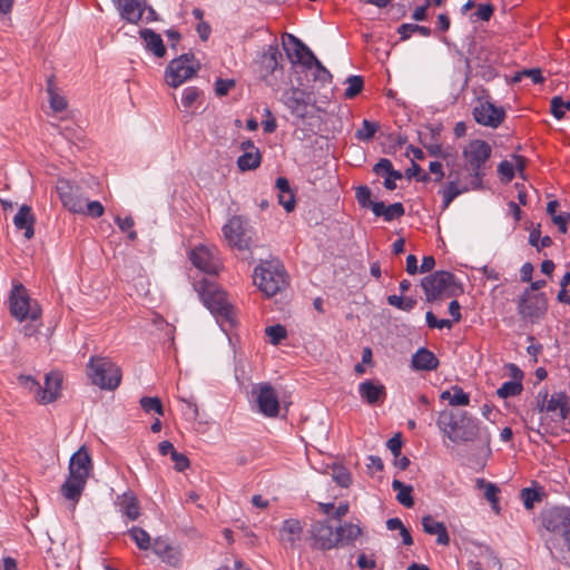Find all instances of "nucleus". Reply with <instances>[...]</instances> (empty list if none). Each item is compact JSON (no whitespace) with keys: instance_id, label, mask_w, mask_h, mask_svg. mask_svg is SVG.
<instances>
[{"instance_id":"f257e3e1","label":"nucleus","mask_w":570,"mask_h":570,"mask_svg":"<svg viewBox=\"0 0 570 570\" xmlns=\"http://www.w3.org/2000/svg\"><path fill=\"white\" fill-rule=\"evenodd\" d=\"M436 425L441 433L455 444L479 440L490 453L491 434L480 426L478 419L465 411L443 410L439 413Z\"/></svg>"},{"instance_id":"f03ea898","label":"nucleus","mask_w":570,"mask_h":570,"mask_svg":"<svg viewBox=\"0 0 570 570\" xmlns=\"http://www.w3.org/2000/svg\"><path fill=\"white\" fill-rule=\"evenodd\" d=\"M287 60L291 62L294 73L298 75L301 86L309 82L330 83L332 73L316 58L314 52L297 37L287 32Z\"/></svg>"},{"instance_id":"7ed1b4c3","label":"nucleus","mask_w":570,"mask_h":570,"mask_svg":"<svg viewBox=\"0 0 570 570\" xmlns=\"http://www.w3.org/2000/svg\"><path fill=\"white\" fill-rule=\"evenodd\" d=\"M92 470V461L89 452L85 446H81L75 452L69 461V475L61 485V494L67 500L78 502L89 474Z\"/></svg>"},{"instance_id":"20e7f679","label":"nucleus","mask_w":570,"mask_h":570,"mask_svg":"<svg viewBox=\"0 0 570 570\" xmlns=\"http://www.w3.org/2000/svg\"><path fill=\"white\" fill-rule=\"evenodd\" d=\"M194 288L212 314L232 322L233 307L227 299V294L215 282L203 278L194 284Z\"/></svg>"},{"instance_id":"39448f33","label":"nucleus","mask_w":570,"mask_h":570,"mask_svg":"<svg viewBox=\"0 0 570 570\" xmlns=\"http://www.w3.org/2000/svg\"><path fill=\"white\" fill-rule=\"evenodd\" d=\"M87 375L92 384L102 390H115L121 381L120 368L109 358L102 356L90 358Z\"/></svg>"},{"instance_id":"423d86ee","label":"nucleus","mask_w":570,"mask_h":570,"mask_svg":"<svg viewBox=\"0 0 570 570\" xmlns=\"http://www.w3.org/2000/svg\"><path fill=\"white\" fill-rule=\"evenodd\" d=\"M421 284L428 302L456 296L461 292L454 275L444 271L424 277Z\"/></svg>"},{"instance_id":"0eeeda50","label":"nucleus","mask_w":570,"mask_h":570,"mask_svg":"<svg viewBox=\"0 0 570 570\" xmlns=\"http://www.w3.org/2000/svg\"><path fill=\"white\" fill-rule=\"evenodd\" d=\"M254 283L258 286V288L267 296L273 297L281 295L283 297V287L285 285V275L283 271L274 269L272 264L268 263L266 266L262 265L255 268ZM282 298H275V304H281L278 307H282Z\"/></svg>"},{"instance_id":"6e6552de","label":"nucleus","mask_w":570,"mask_h":570,"mask_svg":"<svg viewBox=\"0 0 570 570\" xmlns=\"http://www.w3.org/2000/svg\"><path fill=\"white\" fill-rule=\"evenodd\" d=\"M10 313L19 322H37L41 317V308L37 302H32L22 284H16L11 291Z\"/></svg>"},{"instance_id":"1a4fd4ad","label":"nucleus","mask_w":570,"mask_h":570,"mask_svg":"<svg viewBox=\"0 0 570 570\" xmlns=\"http://www.w3.org/2000/svg\"><path fill=\"white\" fill-rule=\"evenodd\" d=\"M492 153L491 146L481 139L471 140L463 149V158L478 184L484 176V166Z\"/></svg>"},{"instance_id":"9d476101","label":"nucleus","mask_w":570,"mask_h":570,"mask_svg":"<svg viewBox=\"0 0 570 570\" xmlns=\"http://www.w3.org/2000/svg\"><path fill=\"white\" fill-rule=\"evenodd\" d=\"M225 239L233 247L240 250L249 248L252 232L248 224L240 216H233L223 227Z\"/></svg>"},{"instance_id":"9b49d317","label":"nucleus","mask_w":570,"mask_h":570,"mask_svg":"<svg viewBox=\"0 0 570 570\" xmlns=\"http://www.w3.org/2000/svg\"><path fill=\"white\" fill-rule=\"evenodd\" d=\"M193 55H181L173 59L166 69V82L174 88L179 87L184 81L190 79L197 71L191 63Z\"/></svg>"},{"instance_id":"f8f14e48","label":"nucleus","mask_w":570,"mask_h":570,"mask_svg":"<svg viewBox=\"0 0 570 570\" xmlns=\"http://www.w3.org/2000/svg\"><path fill=\"white\" fill-rule=\"evenodd\" d=\"M507 117L503 107L497 106L490 100L480 99L473 108L474 120L484 127L498 128Z\"/></svg>"},{"instance_id":"ddd939ff","label":"nucleus","mask_w":570,"mask_h":570,"mask_svg":"<svg viewBox=\"0 0 570 570\" xmlns=\"http://www.w3.org/2000/svg\"><path fill=\"white\" fill-rule=\"evenodd\" d=\"M543 527L552 533L563 538L570 531V508L554 507L542 514Z\"/></svg>"},{"instance_id":"4468645a","label":"nucleus","mask_w":570,"mask_h":570,"mask_svg":"<svg viewBox=\"0 0 570 570\" xmlns=\"http://www.w3.org/2000/svg\"><path fill=\"white\" fill-rule=\"evenodd\" d=\"M79 186L72 184L70 180L60 178L57 181V193L62 205L71 213H83L85 204L80 195Z\"/></svg>"},{"instance_id":"2eb2a0df","label":"nucleus","mask_w":570,"mask_h":570,"mask_svg":"<svg viewBox=\"0 0 570 570\" xmlns=\"http://www.w3.org/2000/svg\"><path fill=\"white\" fill-rule=\"evenodd\" d=\"M189 259L195 267L209 275H216L220 267V262L216 257L214 249L205 245H198L191 249Z\"/></svg>"},{"instance_id":"dca6fc26","label":"nucleus","mask_w":570,"mask_h":570,"mask_svg":"<svg viewBox=\"0 0 570 570\" xmlns=\"http://www.w3.org/2000/svg\"><path fill=\"white\" fill-rule=\"evenodd\" d=\"M259 412L267 417H275L279 413V402L272 385L262 384L253 390Z\"/></svg>"},{"instance_id":"f3484780","label":"nucleus","mask_w":570,"mask_h":570,"mask_svg":"<svg viewBox=\"0 0 570 570\" xmlns=\"http://www.w3.org/2000/svg\"><path fill=\"white\" fill-rule=\"evenodd\" d=\"M548 304L544 294L527 295L519 302V314L528 321L535 322L547 313Z\"/></svg>"},{"instance_id":"a211bd4d","label":"nucleus","mask_w":570,"mask_h":570,"mask_svg":"<svg viewBox=\"0 0 570 570\" xmlns=\"http://www.w3.org/2000/svg\"><path fill=\"white\" fill-rule=\"evenodd\" d=\"M311 534L313 544L321 550H330L337 547L336 530L327 521H317L312 525Z\"/></svg>"},{"instance_id":"6ab92c4d","label":"nucleus","mask_w":570,"mask_h":570,"mask_svg":"<svg viewBox=\"0 0 570 570\" xmlns=\"http://www.w3.org/2000/svg\"><path fill=\"white\" fill-rule=\"evenodd\" d=\"M314 102L315 99L312 91L295 89L292 92L288 107L295 116L305 118L313 114Z\"/></svg>"},{"instance_id":"aec40b11","label":"nucleus","mask_w":570,"mask_h":570,"mask_svg":"<svg viewBox=\"0 0 570 570\" xmlns=\"http://www.w3.org/2000/svg\"><path fill=\"white\" fill-rule=\"evenodd\" d=\"M120 17L129 23L137 24L144 14L145 0H114Z\"/></svg>"},{"instance_id":"412c9836","label":"nucleus","mask_w":570,"mask_h":570,"mask_svg":"<svg viewBox=\"0 0 570 570\" xmlns=\"http://www.w3.org/2000/svg\"><path fill=\"white\" fill-rule=\"evenodd\" d=\"M358 394L370 405L382 403L386 397L385 386L372 380H366L358 385Z\"/></svg>"},{"instance_id":"4be33fe9","label":"nucleus","mask_w":570,"mask_h":570,"mask_svg":"<svg viewBox=\"0 0 570 570\" xmlns=\"http://www.w3.org/2000/svg\"><path fill=\"white\" fill-rule=\"evenodd\" d=\"M546 410L551 413L552 419L557 422L566 420L569 413L568 397L564 393L552 394L547 401L546 405H542L540 411Z\"/></svg>"},{"instance_id":"5701e85b","label":"nucleus","mask_w":570,"mask_h":570,"mask_svg":"<svg viewBox=\"0 0 570 570\" xmlns=\"http://www.w3.org/2000/svg\"><path fill=\"white\" fill-rule=\"evenodd\" d=\"M62 377L59 373H49L46 375L45 387L41 386V392L38 394V402L48 404L57 400L60 394Z\"/></svg>"},{"instance_id":"b1692460","label":"nucleus","mask_w":570,"mask_h":570,"mask_svg":"<svg viewBox=\"0 0 570 570\" xmlns=\"http://www.w3.org/2000/svg\"><path fill=\"white\" fill-rule=\"evenodd\" d=\"M411 363L416 371H433L439 366L438 357L425 347L419 348L413 354Z\"/></svg>"},{"instance_id":"393cba45","label":"nucleus","mask_w":570,"mask_h":570,"mask_svg":"<svg viewBox=\"0 0 570 570\" xmlns=\"http://www.w3.org/2000/svg\"><path fill=\"white\" fill-rule=\"evenodd\" d=\"M422 527L424 532L431 535H436V542L441 546H448L450 537L446 531V527L443 522L436 521L431 515H424L422 518Z\"/></svg>"},{"instance_id":"a878e982","label":"nucleus","mask_w":570,"mask_h":570,"mask_svg":"<svg viewBox=\"0 0 570 570\" xmlns=\"http://www.w3.org/2000/svg\"><path fill=\"white\" fill-rule=\"evenodd\" d=\"M13 223L18 229H24V237L27 239H30L33 236L35 217L31 213L30 206L22 205L13 217Z\"/></svg>"},{"instance_id":"bb28decb","label":"nucleus","mask_w":570,"mask_h":570,"mask_svg":"<svg viewBox=\"0 0 570 570\" xmlns=\"http://www.w3.org/2000/svg\"><path fill=\"white\" fill-rule=\"evenodd\" d=\"M140 37L146 43V48L151 51L156 57L161 58L166 53V48L160 35L151 29H142L139 31Z\"/></svg>"},{"instance_id":"cd10ccee","label":"nucleus","mask_w":570,"mask_h":570,"mask_svg":"<svg viewBox=\"0 0 570 570\" xmlns=\"http://www.w3.org/2000/svg\"><path fill=\"white\" fill-rule=\"evenodd\" d=\"M475 487L479 490L483 491V495L491 504L492 510L499 513L500 507L498 494L500 492V489L494 483L489 482L484 479H476Z\"/></svg>"},{"instance_id":"c85d7f7f","label":"nucleus","mask_w":570,"mask_h":570,"mask_svg":"<svg viewBox=\"0 0 570 570\" xmlns=\"http://www.w3.org/2000/svg\"><path fill=\"white\" fill-rule=\"evenodd\" d=\"M337 546H345L354 542L361 534L362 529L358 524L346 522L336 528Z\"/></svg>"},{"instance_id":"c756f323","label":"nucleus","mask_w":570,"mask_h":570,"mask_svg":"<svg viewBox=\"0 0 570 570\" xmlns=\"http://www.w3.org/2000/svg\"><path fill=\"white\" fill-rule=\"evenodd\" d=\"M392 489L397 491L396 500L406 508H412L414 505V500L412 498V487L405 485L400 480H393Z\"/></svg>"},{"instance_id":"7c9ffc66","label":"nucleus","mask_w":570,"mask_h":570,"mask_svg":"<svg viewBox=\"0 0 570 570\" xmlns=\"http://www.w3.org/2000/svg\"><path fill=\"white\" fill-rule=\"evenodd\" d=\"M238 168L242 171L253 170L261 165V154L258 149L244 153L237 159Z\"/></svg>"},{"instance_id":"2f4dec72","label":"nucleus","mask_w":570,"mask_h":570,"mask_svg":"<svg viewBox=\"0 0 570 570\" xmlns=\"http://www.w3.org/2000/svg\"><path fill=\"white\" fill-rule=\"evenodd\" d=\"M464 191H466V188H460L456 180L449 181L440 191L443 199L442 208L446 209Z\"/></svg>"},{"instance_id":"473e14b6","label":"nucleus","mask_w":570,"mask_h":570,"mask_svg":"<svg viewBox=\"0 0 570 570\" xmlns=\"http://www.w3.org/2000/svg\"><path fill=\"white\" fill-rule=\"evenodd\" d=\"M277 56L281 57V53L278 52V50L276 48H273V47H269L268 52L263 53V56L259 60V65H261L262 71H264V70L266 71V73H264V77L267 73H272L273 71H275L276 68L278 67Z\"/></svg>"},{"instance_id":"72a5a7b5","label":"nucleus","mask_w":570,"mask_h":570,"mask_svg":"<svg viewBox=\"0 0 570 570\" xmlns=\"http://www.w3.org/2000/svg\"><path fill=\"white\" fill-rule=\"evenodd\" d=\"M47 91H48V95H49L50 107L55 111L60 112V111H62V110H65L67 108V100L65 99L63 96L59 95L56 91V88H55L52 79L48 80Z\"/></svg>"},{"instance_id":"f704fd0d","label":"nucleus","mask_w":570,"mask_h":570,"mask_svg":"<svg viewBox=\"0 0 570 570\" xmlns=\"http://www.w3.org/2000/svg\"><path fill=\"white\" fill-rule=\"evenodd\" d=\"M402 40L409 39L413 33H420L423 37L431 36V29L425 26H419L413 23H403L399 27L397 30Z\"/></svg>"},{"instance_id":"c9c22d12","label":"nucleus","mask_w":570,"mask_h":570,"mask_svg":"<svg viewBox=\"0 0 570 570\" xmlns=\"http://www.w3.org/2000/svg\"><path fill=\"white\" fill-rule=\"evenodd\" d=\"M333 480L342 488H348L352 483L350 471L342 464H334L331 468Z\"/></svg>"},{"instance_id":"e433bc0d","label":"nucleus","mask_w":570,"mask_h":570,"mask_svg":"<svg viewBox=\"0 0 570 570\" xmlns=\"http://www.w3.org/2000/svg\"><path fill=\"white\" fill-rule=\"evenodd\" d=\"M129 535L140 550H148L150 548V537L144 529L132 527L129 530Z\"/></svg>"},{"instance_id":"4c0bfd02","label":"nucleus","mask_w":570,"mask_h":570,"mask_svg":"<svg viewBox=\"0 0 570 570\" xmlns=\"http://www.w3.org/2000/svg\"><path fill=\"white\" fill-rule=\"evenodd\" d=\"M522 392V384L520 381L504 382L497 391L501 399H508L519 395Z\"/></svg>"},{"instance_id":"58836bf2","label":"nucleus","mask_w":570,"mask_h":570,"mask_svg":"<svg viewBox=\"0 0 570 570\" xmlns=\"http://www.w3.org/2000/svg\"><path fill=\"white\" fill-rule=\"evenodd\" d=\"M139 403L146 413L156 412L158 415H164V406L159 397L144 396Z\"/></svg>"},{"instance_id":"ea45409f","label":"nucleus","mask_w":570,"mask_h":570,"mask_svg":"<svg viewBox=\"0 0 570 570\" xmlns=\"http://www.w3.org/2000/svg\"><path fill=\"white\" fill-rule=\"evenodd\" d=\"M551 114L557 119H562L567 111H570V100L564 101L561 97L556 96L550 104Z\"/></svg>"},{"instance_id":"a19ab883","label":"nucleus","mask_w":570,"mask_h":570,"mask_svg":"<svg viewBox=\"0 0 570 570\" xmlns=\"http://www.w3.org/2000/svg\"><path fill=\"white\" fill-rule=\"evenodd\" d=\"M377 128L379 126L376 124L371 122L367 119H364L362 122V127L356 130L355 137L362 141H370L377 131Z\"/></svg>"},{"instance_id":"79ce46f5","label":"nucleus","mask_w":570,"mask_h":570,"mask_svg":"<svg viewBox=\"0 0 570 570\" xmlns=\"http://www.w3.org/2000/svg\"><path fill=\"white\" fill-rule=\"evenodd\" d=\"M387 303L401 311L410 312L414 308L416 301L411 297H402L397 295H390Z\"/></svg>"},{"instance_id":"37998d69","label":"nucleus","mask_w":570,"mask_h":570,"mask_svg":"<svg viewBox=\"0 0 570 570\" xmlns=\"http://www.w3.org/2000/svg\"><path fill=\"white\" fill-rule=\"evenodd\" d=\"M122 511L130 520H137L140 515V508L135 497H125Z\"/></svg>"},{"instance_id":"c03bdc74","label":"nucleus","mask_w":570,"mask_h":570,"mask_svg":"<svg viewBox=\"0 0 570 570\" xmlns=\"http://www.w3.org/2000/svg\"><path fill=\"white\" fill-rule=\"evenodd\" d=\"M347 87L344 96L347 99H352L357 96L363 88V79L360 76H350L346 80Z\"/></svg>"},{"instance_id":"a18cd8bd","label":"nucleus","mask_w":570,"mask_h":570,"mask_svg":"<svg viewBox=\"0 0 570 570\" xmlns=\"http://www.w3.org/2000/svg\"><path fill=\"white\" fill-rule=\"evenodd\" d=\"M374 171L377 175H389L393 177L394 179H401L402 175L400 171H396L393 169L392 163L390 159L382 158L380 161L374 166Z\"/></svg>"},{"instance_id":"49530a36","label":"nucleus","mask_w":570,"mask_h":570,"mask_svg":"<svg viewBox=\"0 0 570 570\" xmlns=\"http://www.w3.org/2000/svg\"><path fill=\"white\" fill-rule=\"evenodd\" d=\"M470 403V395L463 391L462 387L455 385L452 387V396L450 405L452 406H466Z\"/></svg>"},{"instance_id":"de8ad7c7","label":"nucleus","mask_w":570,"mask_h":570,"mask_svg":"<svg viewBox=\"0 0 570 570\" xmlns=\"http://www.w3.org/2000/svg\"><path fill=\"white\" fill-rule=\"evenodd\" d=\"M265 333L273 345H278L281 341L285 338V326L281 324L268 326L266 327Z\"/></svg>"},{"instance_id":"09e8293b","label":"nucleus","mask_w":570,"mask_h":570,"mask_svg":"<svg viewBox=\"0 0 570 570\" xmlns=\"http://www.w3.org/2000/svg\"><path fill=\"white\" fill-rule=\"evenodd\" d=\"M529 243L538 249L549 247L552 244V239L549 236L541 237L539 229L531 230L529 235Z\"/></svg>"},{"instance_id":"8fccbe9b","label":"nucleus","mask_w":570,"mask_h":570,"mask_svg":"<svg viewBox=\"0 0 570 570\" xmlns=\"http://www.w3.org/2000/svg\"><path fill=\"white\" fill-rule=\"evenodd\" d=\"M18 382L21 386L24 389H28L30 392L35 393L36 397H38V394L41 392V385L40 383L30 375H19Z\"/></svg>"},{"instance_id":"3c124183","label":"nucleus","mask_w":570,"mask_h":570,"mask_svg":"<svg viewBox=\"0 0 570 570\" xmlns=\"http://www.w3.org/2000/svg\"><path fill=\"white\" fill-rule=\"evenodd\" d=\"M404 215V207L401 203H394L385 208V213L383 218L385 222H391L393 219H397Z\"/></svg>"},{"instance_id":"603ef678","label":"nucleus","mask_w":570,"mask_h":570,"mask_svg":"<svg viewBox=\"0 0 570 570\" xmlns=\"http://www.w3.org/2000/svg\"><path fill=\"white\" fill-rule=\"evenodd\" d=\"M153 551L161 559H165L166 554H175V549L167 541L161 539L155 540Z\"/></svg>"},{"instance_id":"864d4df0","label":"nucleus","mask_w":570,"mask_h":570,"mask_svg":"<svg viewBox=\"0 0 570 570\" xmlns=\"http://www.w3.org/2000/svg\"><path fill=\"white\" fill-rule=\"evenodd\" d=\"M170 459L174 462L175 470L178 472L185 471L190 465L189 459L177 450L171 454Z\"/></svg>"},{"instance_id":"5fc2aeb1","label":"nucleus","mask_w":570,"mask_h":570,"mask_svg":"<svg viewBox=\"0 0 570 570\" xmlns=\"http://www.w3.org/2000/svg\"><path fill=\"white\" fill-rule=\"evenodd\" d=\"M105 208L100 202L92 200L88 202L87 205H85V212L82 214L91 217V218H98L104 215Z\"/></svg>"},{"instance_id":"6e6d98bb","label":"nucleus","mask_w":570,"mask_h":570,"mask_svg":"<svg viewBox=\"0 0 570 570\" xmlns=\"http://www.w3.org/2000/svg\"><path fill=\"white\" fill-rule=\"evenodd\" d=\"M200 95V90L196 87H188L184 90L181 102L185 108H190Z\"/></svg>"},{"instance_id":"4d7b16f0","label":"nucleus","mask_w":570,"mask_h":570,"mask_svg":"<svg viewBox=\"0 0 570 570\" xmlns=\"http://www.w3.org/2000/svg\"><path fill=\"white\" fill-rule=\"evenodd\" d=\"M520 497L527 509H532L534 502L539 500L538 492L529 488L522 489Z\"/></svg>"},{"instance_id":"13d9d810","label":"nucleus","mask_w":570,"mask_h":570,"mask_svg":"<svg viewBox=\"0 0 570 570\" xmlns=\"http://www.w3.org/2000/svg\"><path fill=\"white\" fill-rule=\"evenodd\" d=\"M355 197L362 207H370V205L372 204L371 190L367 186L357 187L355 191Z\"/></svg>"},{"instance_id":"bf43d9fd","label":"nucleus","mask_w":570,"mask_h":570,"mask_svg":"<svg viewBox=\"0 0 570 570\" xmlns=\"http://www.w3.org/2000/svg\"><path fill=\"white\" fill-rule=\"evenodd\" d=\"M235 86L233 79H217L215 83V92L217 96L223 97Z\"/></svg>"},{"instance_id":"052dcab7","label":"nucleus","mask_w":570,"mask_h":570,"mask_svg":"<svg viewBox=\"0 0 570 570\" xmlns=\"http://www.w3.org/2000/svg\"><path fill=\"white\" fill-rule=\"evenodd\" d=\"M498 171L507 181L512 180L514 177V166L508 160H503L499 164Z\"/></svg>"},{"instance_id":"680f3d73","label":"nucleus","mask_w":570,"mask_h":570,"mask_svg":"<svg viewBox=\"0 0 570 570\" xmlns=\"http://www.w3.org/2000/svg\"><path fill=\"white\" fill-rule=\"evenodd\" d=\"M553 223L558 226L560 233L566 234L568 230L567 226L570 225V214L561 213V214L554 215Z\"/></svg>"},{"instance_id":"e2e57ef3","label":"nucleus","mask_w":570,"mask_h":570,"mask_svg":"<svg viewBox=\"0 0 570 570\" xmlns=\"http://www.w3.org/2000/svg\"><path fill=\"white\" fill-rule=\"evenodd\" d=\"M387 449L392 452V454L394 455V458H397L400 456L401 454V449H402V439H401V434H395L394 436H392L387 443Z\"/></svg>"},{"instance_id":"0e129e2a","label":"nucleus","mask_w":570,"mask_h":570,"mask_svg":"<svg viewBox=\"0 0 570 570\" xmlns=\"http://www.w3.org/2000/svg\"><path fill=\"white\" fill-rule=\"evenodd\" d=\"M357 566L362 570H373L375 568V561L372 557H368L365 553H362L357 558Z\"/></svg>"},{"instance_id":"69168bd1","label":"nucleus","mask_w":570,"mask_h":570,"mask_svg":"<svg viewBox=\"0 0 570 570\" xmlns=\"http://www.w3.org/2000/svg\"><path fill=\"white\" fill-rule=\"evenodd\" d=\"M41 326V322L40 320L37 321V322H32L30 321L29 323H27L26 325H23L22 327V333L24 336L27 337H31V336H35L39 333V328Z\"/></svg>"},{"instance_id":"338daca9","label":"nucleus","mask_w":570,"mask_h":570,"mask_svg":"<svg viewBox=\"0 0 570 570\" xmlns=\"http://www.w3.org/2000/svg\"><path fill=\"white\" fill-rule=\"evenodd\" d=\"M493 14V7L491 4H480L476 10V16L483 21L490 20Z\"/></svg>"},{"instance_id":"774afa93","label":"nucleus","mask_w":570,"mask_h":570,"mask_svg":"<svg viewBox=\"0 0 570 570\" xmlns=\"http://www.w3.org/2000/svg\"><path fill=\"white\" fill-rule=\"evenodd\" d=\"M196 31L199 35V38L203 41H206L210 36L212 28L207 22L200 21L196 27Z\"/></svg>"}]
</instances>
